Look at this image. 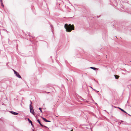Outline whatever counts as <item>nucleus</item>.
I'll use <instances>...</instances> for the list:
<instances>
[{
  "mask_svg": "<svg viewBox=\"0 0 131 131\" xmlns=\"http://www.w3.org/2000/svg\"><path fill=\"white\" fill-rule=\"evenodd\" d=\"M64 28L66 29V31L67 32H70L72 30H74V27L73 25H71L70 24L68 25L67 24L64 25Z\"/></svg>",
  "mask_w": 131,
  "mask_h": 131,
  "instance_id": "f257e3e1",
  "label": "nucleus"
},
{
  "mask_svg": "<svg viewBox=\"0 0 131 131\" xmlns=\"http://www.w3.org/2000/svg\"><path fill=\"white\" fill-rule=\"evenodd\" d=\"M32 104V102H31V104L30 105V112L32 113L33 115H34V110L33 109V107L31 106V104Z\"/></svg>",
  "mask_w": 131,
  "mask_h": 131,
  "instance_id": "f03ea898",
  "label": "nucleus"
},
{
  "mask_svg": "<svg viewBox=\"0 0 131 131\" xmlns=\"http://www.w3.org/2000/svg\"><path fill=\"white\" fill-rule=\"evenodd\" d=\"M13 70L14 71L15 74L19 78H21V77L20 76V75L14 69H13Z\"/></svg>",
  "mask_w": 131,
  "mask_h": 131,
  "instance_id": "7ed1b4c3",
  "label": "nucleus"
},
{
  "mask_svg": "<svg viewBox=\"0 0 131 131\" xmlns=\"http://www.w3.org/2000/svg\"><path fill=\"white\" fill-rule=\"evenodd\" d=\"M43 119L45 122H50V121L47 120L46 118L43 117H41Z\"/></svg>",
  "mask_w": 131,
  "mask_h": 131,
  "instance_id": "20e7f679",
  "label": "nucleus"
},
{
  "mask_svg": "<svg viewBox=\"0 0 131 131\" xmlns=\"http://www.w3.org/2000/svg\"><path fill=\"white\" fill-rule=\"evenodd\" d=\"M37 121L39 123V124H40V125L41 126H42V127H43V126H44V127H46V126H43V125L40 123V121H39V119H38L37 120Z\"/></svg>",
  "mask_w": 131,
  "mask_h": 131,
  "instance_id": "39448f33",
  "label": "nucleus"
},
{
  "mask_svg": "<svg viewBox=\"0 0 131 131\" xmlns=\"http://www.w3.org/2000/svg\"><path fill=\"white\" fill-rule=\"evenodd\" d=\"M12 114H13L15 115H17L18 114V113L15 112H14L13 111H11L10 112Z\"/></svg>",
  "mask_w": 131,
  "mask_h": 131,
  "instance_id": "423d86ee",
  "label": "nucleus"
},
{
  "mask_svg": "<svg viewBox=\"0 0 131 131\" xmlns=\"http://www.w3.org/2000/svg\"><path fill=\"white\" fill-rule=\"evenodd\" d=\"M114 76L116 79H118L119 77V76L116 75H115Z\"/></svg>",
  "mask_w": 131,
  "mask_h": 131,
  "instance_id": "0eeeda50",
  "label": "nucleus"
},
{
  "mask_svg": "<svg viewBox=\"0 0 131 131\" xmlns=\"http://www.w3.org/2000/svg\"><path fill=\"white\" fill-rule=\"evenodd\" d=\"M117 108H119V109L121 111H122L123 112L125 113H127L126 112H125V111H124V110H123V109H121L119 107H118Z\"/></svg>",
  "mask_w": 131,
  "mask_h": 131,
  "instance_id": "6e6552de",
  "label": "nucleus"
},
{
  "mask_svg": "<svg viewBox=\"0 0 131 131\" xmlns=\"http://www.w3.org/2000/svg\"><path fill=\"white\" fill-rule=\"evenodd\" d=\"M27 119L28 120V121L31 124V125L32 126L33 125V124H32V122L30 120V119H29V118H28Z\"/></svg>",
  "mask_w": 131,
  "mask_h": 131,
  "instance_id": "1a4fd4ad",
  "label": "nucleus"
},
{
  "mask_svg": "<svg viewBox=\"0 0 131 131\" xmlns=\"http://www.w3.org/2000/svg\"><path fill=\"white\" fill-rule=\"evenodd\" d=\"M90 68L94 70H95L97 69V68L94 67H91Z\"/></svg>",
  "mask_w": 131,
  "mask_h": 131,
  "instance_id": "9d476101",
  "label": "nucleus"
},
{
  "mask_svg": "<svg viewBox=\"0 0 131 131\" xmlns=\"http://www.w3.org/2000/svg\"><path fill=\"white\" fill-rule=\"evenodd\" d=\"M39 109L40 110V111L41 112H42V110H41V108H40H40H39Z\"/></svg>",
  "mask_w": 131,
  "mask_h": 131,
  "instance_id": "9b49d317",
  "label": "nucleus"
},
{
  "mask_svg": "<svg viewBox=\"0 0 131 131\" xmlns=\"http://www.w3.org/2000/svg\"><path fill=\"white\" fill-rule=\"evenodd\" d=\"M1 5L3 7H4V5L3 4V3H1Z\"/></svg>",
  "mask_w": 131,
  "mask_h": 131,
  "instance_id": "f8f14e48",
  "label": "nucleus"
},
{
  "mask_svg": "<svg viewBox=\"0 0 131 131\" xmlns=\"http://www.w3.org/2000/svg\"><path fill=\"white\" fill-rule=\"evenodd\" d=\"M0 1L1 2V3H2V0H0Z\"/></svg>",
  "mask_w": 131,
  "mask_h": 131,
  "instance_id": "ddd939ff",
  "label": "nucleus"
},
{
  "mask_svg": "<svg viewBox=\"0 0 131 131\" xmlns=\"http://www.w3.org/2000/svg\"><path fill=\"white\" fill-rule=\"evenodd\" d=\"M49 93H49V92H47V93H48V94Z\"/></svg>",
  "mask_w": 131,
  "mask_h": 131,
  "instance_id": "4468645a",
  "label": "nucleus"
}]
</instances>
